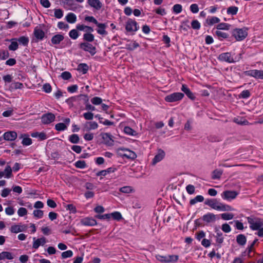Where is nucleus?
Listing matches in <instances>:
<instances>
[{
    "label": "nucleus",
    "instance_id": "42",
    "mask_svg": "<svg viewBox=\"0 0 263 263\" xmlns=\"http://www.w3.org/2000/svg\"><path fill=\"white\" fill-rule=\"evenodd\" d=\"M230 25L227 23H222L217 25L216 28L217 30H228L230 29Z\"/></svg>",
    "mask_w": 263,
    "mask_h": 263
},
{
    "label": "nucleus",
    "instance_id": "20",
    "mask_svg": "<svg viewBox=\"0 0 263 263\" xmlns=\"http://www.w3.org/2000/svg\"><path fill=\"white\" fill-rule=\"evenodd\" d=\"M20 138H23L22 144L24 146H29L32 143V139L27 134H22Z\"/></svg>",
    "mask_w": 263,
    "mask_h": 263
},
{
    "label": "nucleus",
    "instance_id": "62",
    "mask_svg": "<svg viewBox=\"0 0 263 263\" xmlns=\"http://www.w3.org/2000/svg\"><path fill=\"white\" fill-rule=\"evenodd\" d=\"M111 135L109 133H103L102 134V138L103 139H104L105 141H106L107 142H109L110 141L112 140L111 139Z\"/></svg>",
    "mask_w": 263,
    "mask_h": 263
},
{
    "label": "nucleus",
    "instance_id": "32",
    "mask_svg": "<svg viewBox=\"0 0 263 263\" xmlns=\"http://www.w3.org/2000/svg\"><path fill=\"white\" fill-rule=\"evenodd\" d=\"M17 41H18L20 44L23 45L24 46H27L29 43V39L27 36H22L17 39Z\"/></svg>",
    "mask_w": 263,
    "mask_h": 263
},
{
    "label": "nucleus",
    "instance_id": "55",
    "mask_svg": "<svg viewBox=\"0 0 263 263\" xmlns=\"http://www.w3.org/2000/svg\"><path fill=\"white\" fill-rule=\"evenodd\" d=\"M9 57V53L7 50H2L0 51V59L4 60Z\"/></svg>",
    "mask_w": 263,
    "mask_h": 263
},
{
    "label": "nucleus",
    "instance_id": "57",
    "mask_svg": "<svg viewBox=\"0 0 263 263\" xmlns=\"http://www.w3.org/2000/svg\"><path fill=\"white\" fill-rule=\"evenodd\" d=\"M178 259V256L175 255H167V262H176Z\"/></svg>",
    "mask_w": 263,
    "mask_h": 263
},
{
    "label": "nucleus",
    "instance_id": "18",
    "mask_svg": "<svg viewBox=\"0 0 263 263\" xmlns=\"http://www.w3.org/2000/svg\"><path fill=\"white\" fill-rule=\"evenodd\" d=\"M87 3L97 10H100L102 7V4L99 0H87Z\"/></svg>",
    "mask_w": 263,
    "mask_h": 263
},
{
    "label": "nucleus",
    "instance_id": "56",
    "mask_svg": "<svg viewBox=\"0 0 263 263\" xmlns=\"http://www.w3.org/2000/svg\"><path fill=\"white\" fill-rule=\"evenodd\" d=\"M33 214L34 217L37 218H41L43 216V211L41 210H35L33 211Z\"/></svg>",
    "mask_w": 263,
    "mask_h": 263
},
{
    "label": "nucleus",
    "instance_id": "29",
    "mask_svg": "<svg viewBox=\"0 0 263 263\" xmlns=\"http://www.w3.org/2000/svg\"><path fill=\"white\" fill-rule=\"evenodd\" d=\"M220 22V19L216 16L208 17L206 20V23L209 25H213Z\"/></svg>",
    "mask_w": 263,
    "mask_h": 263
},
{
    "label": "nucleus",
    "instance_id": "63",
    "mask_svg": "<svg viewBox=\"0 0 263 263\" xmlns=\"http://www.w3.org/2000/svg\"><path fill=\"white\" fill-rule=\"evenodd\" d=\"M85 21L92 23L95 24L96 25L98 23V21L93 16H85Z\"/></svg>",
    "mask_w": 263,
    "mask_h": 263
},
{
    "label": "nucleus",
    "instance_id": "45",
    "mask_svg": "<svg viewBox=\"0 0 263 263\" xmlns=\"http://www.w3.org/2000/svg\"><path fill=\"white\" fill-rule=\"evenodd\" d=\"M216 241L218 243L221 244L223 242V237L222 236V233L219 230L216 231Z\"/></svg>",
    "mask_w": 263,
    "mask_h": 263
},
{
    "label": "nucleus",
    "instance_id": "16",
    "mask_svg": "<svg viewBox=\"0 0 263 263\" xmlns=\"http://www.w3.org/2000/svg\"><path fill=\"white\" fill-rule=\"evenodd\" d=\"M17 133L14 131L5 132L4 135V139L7 141H14L17 138Z\"/></svg>",
    "mask_w": 263,
    "mask_h": 263
},
{
    "label": "nucleus",
    "instance_id": "10",
    "mask_svg": "<svg viewBox=\"0 0 263 263\" xmlns=\"http://www.w3.org/2000/svg\"><path fill=\"white\" fill-rule=\"evenodd\" d=\"M246 76L254 77L256 79H263V70H250L244 72Z\"/></svg>",
    "mask_w": 263,
    "mask_h": 263
},
{
    "label": "nucleus",
    "instance_id": "28",
    "mask_svg": "<svg viewBox=\"0 0 263 263\" xmlns=\"http://www.w3.org/2000/svg\"><path fill=\"white\" fill-rule=\"evenodd\" d=\"M95 117L98 118V119L99 120V122L104 125L110 126V125H112L114 124L113 122L110 121L108 120L105 119L101 117L100 115L98 114V115H96Z\"/></svg>",
    "mask_w": 263,
    "mask_h": 263
},
{
    "label": "nucleus",
    "instance_id": "53",
    "mask_svg": "<svg viewBox=\"0 0 263 263\" xmlns=\"http://www.w3.org/2000/svg\"><path fill=\"white\" fill-rule=\"evenodd\" d=\"M191 26L193 29L198 30L200 28L201 25L198 21L195 20L192 22Z\"/></svg>",
    "mask_w": 263,
    "mask_h": 263
},
{
    "label": "nucleus",
    "instance_id": "2",
    "mask_svg": "<svg viewBox=\"0 0 263 263\" xmlns=\"http://www.w3.org/2000/svg\"><path fill=\"white\" fill-rule=\"evenodd\" d=\"M242 54L241 53L236 55L230 52H225L219 54L218 59L221 61L233 63L239 61L242 58Z\"/></svg>",
    "mask_w": 263,
    "mask_h": 263
},
{
    "label": "nucleus",
    "instance_id": "54",
    "mask_svg": "<svg viewBox=\"0 0 263 263\" xmlns=\"http://www.w3.org/2000/svg\"><path fill=\"white\" fill-rule=\"evenodd\" d=\"M61 77L63 80H68L72 77V76L69 71H64L61 73Z\"/></svg>",
    "mask_w": 263,
    "mask_h": 263
},
{
    "label": "nucleus",
    "instance_id": "15",
    "mask_svg": "<svg viewBox=\"0 0 263 263\" xmlns=\"http://www.w3.org/2000/svg\"><path fill=\"white\" fill-rule=\"evenodd\" d=\"M118 155L122 157L131 158L132 151L127 148L119 147L117 151Z\"/></svg>",
    "mask_w": 263,
    "mask_h": 263
},
{
    "label": "nucleus",
    "instance_id": "50",
    "mask_svg": "<svg viewBox=\"0 0 263 263\" xmlns=\"http://www.w3.org/2000/svg\"><path fill=\"white\" fill-rule=\"evenodd\" d=\"M54 11V16L57 18H61L63 16V11L61 9H55Z\"/></svg>",
    "mask_w": 263,
    "mask_h": 263
},
{
    "label": "nucleus",
    "instance_id": "46",
    "mask_svg": "<svg viewBox=\"0 0 263 263\" xmlns=\"http://www.w3.org/2000/svg\"><path fill=\"white\" fill-rule=\"evenodd\" d=\"M110 218L112 217L114 220L119 221L122 218L121 214L119 212H114L109 214Z\"/></svg>",
    "mask_w": 263,
    "mask_h": 263
},
{
    "label": "nucleus",
    "instance_id": "44",
    "mask_svg": "<svg viewBox=\"0 0 263 263\" xmlns=\"http://www.w3.org/2000/svg\"><path fill=\"white\" fill-rule=\"evenodd\" d=\"M5 177L7 178H10L12 175V168L10 165H7L4 171Z\"/></svg>",
    "mask_w": 263,
    "mask_h": 263
},
{
    "label": "nucleus",
    "instance_id": "27",
    "mask_svg": "<svg viewBox=\"0 0 263 263\" xmlns=\"http://www.w3.org/2000/svg\"><path fill=\"white\" fill-rule=\"evenodd\" d=\"M83 40L84 42L90 43L95 40L94 35L90 33H85L83 35Z\"/></svg>",
    "mask_w": 263,
    "mask_h": 263
},
{
    "label": "nucleus",
    "instance_id": "35",
    "mask_svg": "<svg viewBox=\"0 0 263 263\" xmlns=\"http://www.w3.org/2000/svg\"><path fill=\"white\" fill-rule=\"evenodd\" d=\"M221 218L224 220H230L233 219L234 215L232 213H223L221 215Z\"/></svg>",
    "mask_w": 263,
    "mask_h": 263
},
{
    "label": "nucleus",
    "instance_id": "47",
    "mask_svg": "<svg viewBox=\"0 0 263 263\" xmlns=\"http://www.w3.org/2000/svg\"><path fill=\"white\" fill-rule=\"evenodd\" d=\"M230 223L231 224L234 223V226L237 230H242L244 229L243 223L240 222L239 220H234L233 221L230 222Z\"/></svg>",
    "mask_w": 263,
    "mask_h": 263
},
{
    "label": "nucleus",
    "instance_id": "60",
    "mask_svg": "<svg viewBox=\"0 0 263 263\" xmlns=\"http://www.w3.org/2000/svg\"><path fill=\"white\" fill-rule=\"evenodd\" d=\"M58 27L60 29L67 30L69 28V26L63 22H59L58 23Z\"/></svg>",
    "mask_w": 263,
    "mask_h": 263
},
{
    "label": "nucleus",
    "instance_id": "4",
    "mask_svg": "<svg viewBox=\"0 0 263 263\" xmlns=\"http://www.w3.org/2000/svg\"><path fill=\"white\" fill-rule=\"evenodd\" d=\"M247 29L246 28H236L232 31V35L237 41H242L248 35Z\"/></svg>",
    "mask_w": 263,
    "mask_h": 263
},
{
    "label": "nucleus",
    "instance_id": "51",
    "mask_svg": "<svg viewBox=\"0 0 263 263\" xmlns=\"http://www.w3.org/2000/svg\"><path fill=\"white\" fill-rule=\"evenodd\" d=\"M91 102L95 105H100L102 102V99L98 97H95L91 99Z\"/></svg>",
    "mask_w": 263,
    "mask_h": 263
},
{
    "label": "nucleus",
    "instance_id": "43",
    "mask_svg": "<svg viewBox=\"0 0 263 263\" xmlns=\"http://www.w3.org/2000/svg\"><path fill=\"white\" fill-rule=\"evenodd\" d=\"M67 128V125L64 123H59L55 125V129L59 132L64 131Z\"/></svg>",
    "mask_w": 263,
    "mask_h": 263
},
{
    "label": "nucleus",
    "instance_id": "12",
    "mask_svg": "<svg viewBox=\"0 0 263 263\" xmlns=\"http://www.w3.org/2000/svg\"><path fill=\"white\" fill-rule=\"evenodd\" d=\"M96 26L98 27V28L96 29V31L99 34L103 36H105L108 34V32L106 30L107 27V23H100L98 22V24H96Z\"/></svg>",
    "mask_w": 263,
    "mask_h": 263
},
{
    "label": "nucleus",
    "instance_id": "30",
    "mask_svg": "<svg viewBox=\"0 0 263 263\" xmlns=\"http://www.w3.org/2000/svg\"><path fill=\"white\" fill-rule=\"evenodd\" d=\"M115 170L116 169L115 168L109 167V168H108L106 170H102L101 171H99V172H98L97 173V176H105L107 174H109V173L114 172Z\"/></svg>",
    "mask_w": 263,
    "mask_h": 263
},
{
    "label": "nucleus",
    "instance_id": "9",
    "mask_svg": "<svg viewBox=\"0 0 263 263\" xmlns=\"http://www.w3.org/2000/svg\"><path fill=\"white\" fill-rule=\"evenodd\" d=\"M41 119L43 124H49L55 120V116L51 112H48L43 114Z\"/></svg>",
    "mask_w": 263,
    "mask_h": 263
},
{
    "label": "nucleus",
    "instance_id": "8",
    "mask_svg": "<svg viewBox=\"0 0 263 263\" xmlns=\"http://www.w3.org/2000/svg\"><path fill=\"white\" fill-rule=\"evenodd\" d=\"M184 97V94L181 92H174L166 96L165 101L167 102H174L181 100Z\"/></svg>",
    "mask_w": 263,
    "mask_h": 263
},
{
    "label": "nucleus",
    "instance_id": "3",
    "mask_svg": "<svg viewBox=\"0 0 263 263\" xmlns=\"http://www.w3.org/2000/svg\"><path fill=\"white\" fill-rule=\"evenodd\" d=\"M250 228L253 231H257L263 227V219L253 216L247 217Z\"/></svg>",
    "mask_w": 263,
    "mask_h": 263
},
{
    "label": "nucleus",
    "instance_id": "41",
    "mask_svg": "<svg viewBox=\"0 0 263 263\" xmlns=\"http://www.w3.org/2000/svg\"><path fill=\"white\" fill-rule=\"evenodd\" d=\"M238 8L236 6H231L227 9V12L228 14L235 15L237 14Z\"/></svg>",
    "mask_w": 263,
    "mask_h": 263
},
{
    "label": "nucleus",
    "instance_id": "37",
    "mask_svg": "<svg viewBox=\"0 0 263 263\" xmlns=\"http://www.w3.org/2000/svg\"><path fill=\"white\" fill-rule=\"evenodd\" d=\"M203 200L204 197L202 195H197L190 200V203L191 205H194L198 202H202Z\"/></svg>",
    "mask_w": 263,
    "mask_h": 263
},
{
    "label": "nucleus",
    "instance_id": "39",
    "mask_svg": "<svg viewBox=\"0 0 263 263\" xmlns=\"http://www.w3.org/2000/svg\"><path fill=\"white\" fill-rule=\"evenodd\" d=\"M69 36L71 39L76 40L79 36V33L76 29H73L69 31Z\"/></svg>",
    "mask_w": 263,
    "mask_h": 263
},
{
    "label": "nucleus",
    "instance_id": "25",
    "mask_svg": "<svg viewBox=\"0 0 263 263\" xmlns=\"http://www.w3.org/2000/svg\"><path fill=\"white\" fill-rule=\"evenodd\" d=\"M14 256L11 253L7 251H3L0 253V260L3 259H9L11 260L13 259Z\"/></svg>",
    "mask_w": 263,
    "mask_h": 263
},
{
    "label": "nucleus",
    "instance_id": "24",
    "mask_svg": "<svg viewBox=\"0 0 263 263\" xmlns=\"http://www.w3.org/2000/svg\"><path fill=\"white\" fill-rule=\"evenodd\" d=\"M233 122L240 125H247L249 122L244 118L241 117H237L233 119Z\"/></svg>",
    "mask_w": 263,
    "mask_h": 263
},
{
    "label": "nucleus",
    "instance_id": "6",
    "mask_svg": "<svg viewBox=\"0 0 263 263\" xmlns=\"http://www.w3.org/2000/svg\"><path fill=\"white\" fill-rule=\"evenodd\" d=\"M238 195V193L236 191L227 190L221 194V197L223 200L230 202L235 199Z\"/></svg>",
    "mask_w": 263,
    "mask_h": 263
},
{
    "label": "nucleus",
    "instance_id": "58",
    "mask_svg": "<svg viewBox=\"0 0 263 263\" xmlns=\"http://www.w3.org/2000/svg\"><path fill=\"white\" fill-rule=\"evenodd\" d=\"M67 210H69L72 213H77V209L76 206L73 204H68L65 206Z\"/></svg>",
    "mask_w": 263,
    "mask_h": 263
},
{
    "label": "nucleus",
    "instance_id": "11",
    "mask_svg": "<svg viewBox=\"0 0 263 263\" xmlns=\"http://www.w3.org/2000/svg\"><path fill=\"white\" fill-rule=\"evenodd\" d=\"M165 156V152L162 149H158L156 155L152 160V164L153 165H156L157 163L162 161Z\"/></svg>",
    "mask_w": 263,
    "mask_h": 263
},
{
    "label": "nucleus",
    "instance_id": "13",
    "mask_svg": "<svg viewBox=\"0 0 263 263\" xmlns=\"http://www.w3.org/2000/svg\"><path fill=\"white\" fill-rule=\"evenodd\" d=\"M81 224L84 226L92 227L97 224V221L92 217H87L81 219Z\"/></svg>",
    "mask_w": 263,
    "mask_h": 263
},
{
    "label": "nucleus",
    "instance_id": "23",
    "mask_svg": "<svg viewBox=\"0 0 263 263\" xmlns=\"http://www.w3.org/2000/svg\"><path fill=\"white\" fill-rule=\"evenodd\" d=\"M84 127L86 130H90L92 129H96L98 128V125L96 122L95 121H90L87 122Z\"/></svg>",
    "mask_w": 263,
    "mask_h": 263
},
{
    "label": "nucleus",
    "instance_id": "17",
    "mask_svg": "<svg viewBox=\"0 0 263 263\" xmlns=\"http://www.w3.org/2000/svg\"><path fill=\"white\" fill-rule=\"evenodd\" d=\"M202 219L206 223L214 222L216 221V215L212 213H208L204 215Z\"/></svg>",
    "mask_w": 263,
    "mask_h": 263
},
{
    "label": "nucleus",
    "instance_id": "40",
    "mask_svg": "<svg viewBox=\"0 0 263 263\" xmlns=\"http://www.w3.org/2000/svg\"><path fill=\"white\" fill-rule=\"evenodd\" d=\"M69 141L74 144H77L79 142L80 138L77 134H72L69 137Z\"/></svg>",
    "mask_w": 263,
    "mask_h": 263
},
{
    "label": "nucleus",
    "instance_id": "34",
    "mask_svg": "<svg viewBox=\"0 0 263 263\" xmlns=\"http://www.w3.org/2000/svg\"><path fill=\"white\" fill-rule=\"evenodd\" d=\"M236 241L239 245L243 246L246 243L247 239L244 235L239 234L237 236Z\"/></svg>",
    "mask_w": 263,
    "mask_h": 263
},
{
    "label": "nucleus",
    "instance_id": "36",
    "mask_svg": "<svg viewBox=\"0 0 263 263\" xmlns=\"http://www.w3.org/2000/svg\"><path fill=\"white\" fill-rule=\"evenodd\" d=\"M74 166L76 167L81 169H83L87 167L85 161L84 160H78L76 161L74 163Z\"/></svg>",
    "mask_w": 263,
    "mask_h": 263
},
{
    "label": "nucleus",
    "instance_id": "26",
    "mask_svg": "<svg viewBox=\"0 0 263 263\" xmlns=\"http://www.w3.org/2000/svg\"><path fill=\"white\" fill-rule=\"evenodd\" d=\"M65 20L69 23L73 24L77 21L76 15L72 12L68 13L65 17Z\"/></svg>",
    "mask_w": 263,
    "mask_h": 263
},
{
    "label": "nucleus",
    "instance_id": "14",
    "mask_svg": "<svg viewBox=\"0 0 263 263\" xmlns=\"http://www.w3.org/2000/svg\"><path fill=\"white\" fill-rule=\"evenodd\" d=\"M33 239V243L32 247L35 249H38L40 246H44L46 242V239L44 237L37 239H36L35 237H34Z\"/></svg>",
    "mask_w": 263,
    "mask_h": 263
},
{
    "label": "nucleus",
    "instance_id": "21",
    "mask_svg": "<svg viewBox=\"0 0 263 263\" xmlns=\"http://www.w3.org/2000/svg\"><path fill=\"white\" fill-rule=\"evenodd\" d=\"M64 39V37L62 34H56L53 36L51 39V43L54 45H57L60 43Z\"/></svg>",
    "mask_w": 263,
    "mask_h": 263
},
{
    "label": "nucleus",
    "instance_id": "22",
    "mask_svg": "<svg viewBox=\"0 0 263 263\" xmlns=\"http://www.w3.org/2000/svg\"><path fill=\"white\" fill-rule=\"evenodd\" d=\"M89 69L88 65L86 63H80L78 65L77 70L82 74H86Z\"/></svg>",
    "mask_w": 263,
    "mask_h": 263
},
{
    "label": "nucleus",
    "instance_id": "33",
    "mask_svg": "<svg viewBox=\"0 0 263 263\" xmlns=\"http://www.w3.org/2000/svg\"><path fill=\"white\" fill-rule=\"evenodd\" d=\"M215 34L220 40L227 39L229 36V34L228 33L218 30L215 31Z\"/></svg>",
    "mask_w": 263,
    "mask_h": 263
},
{
    "label": "nucleus",
    "instance_id": "52",
    "mask_svg": "<svg viewBox=\"0 0 263 263\" xmlns=\"http://www.w3.org/2000/svg\"><path fill=\"white\" fill-rule=\"evenodd\" d=\"M173 10L176 14L180 13L182 10V7L180 4H175L173 7Z\"/></svg>",
    "mask_w": 263,
    "mask_h": 263
},
{
    "label": "nucleus",
    "instance_id": "48",
    "mask_svg": "<svg viewBox=\"0 0 263 263\" xmlns=\"http://www.w3.org/2000/svg\"><path fill=\"white\" fill-rule=\"evenodd\" d=\"M222 174V171L220 170H216L213 171L212 174V178L216 179H219Z\"/></svg>",
    "mask_w": 263,
    "mask_h": 263
},
{
    "label": "nucleus",
    "instance_id": "61",
    "mask_svg": "<svg viewBox=\"0 0 263 263\" xmlns=\"http://www.w3.org/2000/svg\"><path fill=\"white\" fill-rule=\"evenodd\" d=\"M43 90L46 93H50L52 90V88L50 84L45 83L43 86Z\"/></svg>",
    "mask_w": 263,
    "mask_h": 263
},
{
    "label": "nucleus",
    "instance_id": "64",
    "mask_svg": "<svg viewBox=\"0 0 263 263\" xmlns=\"http://www.w3.org/2000/svg\"><path fill=\"white\" fill-rule=\"evenodd\" d=\"M27 213V210L25 208H20L17 211V214L20 217H23L26 215Z\"/></svg>",
    "mask_w": 263,
    "mask_h": 263
},
{
    "label": "nucleus",
    "instance_id": "59",
    "mask_svg": "<svg viewBox=\"0 0 263 263\" xmlns=\"http://www.w3.org/2000/svg\"><path fill=\"white\" fill-rule=\"evenodd\" d=\"M125 29L127 32H132V19L128 18L126 22Z\"/></svg>",
    "mask_w": 263,
    "mask_h": 263
},
{
    "label": "nucleus",
    "instance_id": "31",
    "mask_svg": "<svg viewBox=\"0 0 263 263\" xmlns=\"http://www.w3.org/2000/svg\"><path fill=\"white\" fill-rule=\"evenodd\" d=\"M11 44L9 46L8 48L10 50L15 51L18 49V45L17 42L16 38H13L11 39Z\"/></svg>",
    "mask_w": 263,
    "mask_h": 263
},
{
    "label": "nucleus",
    "instance_id": "49",
    "mask_svg": "<svg viewBox=\"0 0 263 263\" xmlns=\"http://www.w3.org/2000/svg\"><path fill=\"white\" fill-rule=\"evenodd\" d=\"M73 255V252L71 250H67L62 253L61 256L63 259L70 258Z\"/></svg>",
    "mask_w": 263,
    "mask_h": 263
},
{
    "label": "nucleus",
    "instance_id": "7",
    "mask_svg": "<svg viewBox=\"0 0 263 263\" xmlns=\"http://www.w3.org/2000/svg\"><path fill=\"white\" fill-rule=\"evenodd\" d=\"M34 38L32 39V43H37L39 41H42L45 36V32L38 27H36L34 29L33 31Z\"/></svg>",
    "mask_w": 263,
    "mask_h": 263
},
{
    "label": "nucleus",
    "instance_id": "1",
    "mask_svg": "<svg viewBox=\"0 0 263 263\" xmlns=\"http://www.w3.org/2000/svg\"><path fill=\"white\" fill-rule=\"evenodd\" d=\"M204 204L210 206L213 209L219 211H233L234 209L231 206L219 202L216 199H206L204 202Z\"/></svg>",
    "mask_w": 263,
    "mask_h": 263
},
{
    "label": "nucleus",
    "instance_id": "5",
    "mask_svg": "<svg viewBox=\"0 0 263 263\" xmlns=\"http://www.w3.org/2000/svg\"><path fill=\"white\" fill-rule=\"evenodd\" d=\"M79 46L80 49L89 52L91 55H94L97 52L96 47L90 43L82 42Z\"/></svg>",
    "mask_w": 263,
    "mask_h": 263
},
{
    "label": "nucleus",
    "instance_id": "19",
    "mask_svg": "<svg viewBox=\"0 0 263 263\" xmlns=\"http://www.w3.org/2000/svg\"><path fill=\"white\" fill-rule=\"evenodd\" d=\"M181 90L183 91L185 95L191 100H194L195 97L194 94L191 92L190 89L185 85L183 84L181 88Z\"/></svg>",
    "mask_w": 263,
    "mask_h": 263
},
{
    "label": "nucleus",
    "instance_id": "38",
    "mask_svg": "<svg viewBox=\"0 0 263 263\" xmlns=\"http://www.w3.org/2000/svg\"><path fill=\"white\" fill-rule=\"evenodd\" d=\"M23 226H19V225H13L10 228V231L12 233H17L21 232H23L24 229H21V228H23Z\"/></svg>",
    "mask_w": 263,
    "mask_h": 263
}]
</instances>
